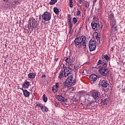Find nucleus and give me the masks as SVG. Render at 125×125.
<instances>
[{
	"label": "nucleus",
	"instance_id": "f257e3e1",
	"mask_svg": "<svg viewBox=\"0 0 125 125\" xmlns=\"http://www.w3.org/2000/svg\"><path fill=\"white\" fill-rule=\"evenodd\" d=\"M74 44L76 47H78L80 45L83 46V48H86V37L83 35L82 36L76 38L74 41Z\"/></svg>",
	"mask_w": 125,
	"mask_h": 125
},
{
	"label": "nucleus",
	"instance_id": "f03ea898",
	"mask_svg": "<svg viewBox=\"0 0 125 125\" xmlns=\"http://www.w3.org/2000/svg\"><path fill=\"white\" fill-rule=\"evenodd\" d=\"M76 78L74 79V74H69V77L65 80L62 84L63 88H65L67 86H73V85L76 84Z\"/></svg>",
	"mask_w": 125,
	"mask_h": 125
},
{
	"label": "nucleus",
	"instance_id": "7ed1b4c3",
	"mask_svg": "<svg viewBox=\"0 0 125 125\" xmlns=\"http://www.w3.org/2000/svg\"><path fill=\"white\" fill-rule=\"evenodd\" d=\"M29 23L28 24V28L29 30H31V32H33V29L36 30V29L38 28V22L36 21L35 19H33L32 21H29Z\"/></svg>",
	"mask_w": 125,
	"mask_h": 125
},
{
	"label": "nucleus",
	"instance_id": "20e7f679",
	"mask_svg": "<svg viewBox=\"0 0 125 125\" xmlns=\"http://www.w3.org/2000/svg\"><path fill=\"white\" fill-rule=\"evenodd\" d=\"M92 97L95 99L96 103H98L101 101V93L99 91H94L92 94Z\"/></svg>",
	"mask_w": 125,
	"mask_h": 125
},
{
	"label": "nucleus",
	"instance_id": "39448f33",
	"mask_svg": "<svg viewBox=\"0 0 125 125\" xmlns=\"http://www.w3.org/2000/svg\"><path fill=\"white\" fill-rule=\"evenodd\" d=\"M62 68L64 69V76L65 77H68L69 75H72L73 73V70L70 67H67L65 65L63 64Z\"/></svg>",
	"mask_w": 125,
	"mask_h": 125
},
{
	"label": "nucleus",
	"instance_id": "423d86ee",
	"mask_svg": "<svg viewBox=\"0 0 125 125\" xmlns=\"http://www.w3.org/2000/svg\"><path fill=\"white\" fill-rule=\"evenodd\" d=\"M89 48L90 51H94L96 49V41L95 40H91L89 42Z\"/></svg>",
	"mask_w": 125,
	"mask_h": 125
},
{
	"label": "nucleus",
	"instance_id": "0eeeda50",
	"mask_svg": "<svg viewBox=\"0 0 125 125\" xmlns=\"http://www.w3.org/2000/svg\"><path fill=\"white\" fill-rule=\"evenodd\" d=\"M98 71L100 72V74L104 77H107L108 74H109V70L105 68V67H99Z\"/></svg>",
	"mask_w": 125,
	"mask_h": 125
},
{
	"label": "nucleus",
	"instance_id": "6e6552de",
	"mask_svg": "<svg viewBox=\"0 0 125 125\" xmlns=\"http://www.w3.org/2000/svg\"><path fill=\"white\" fill-rule=\"evenodd\" d=\"M42 18L44 21H49L51 19V14L47 11L44 12L42 15Z\"/></svg>",
	"mask_w": 125,
	"mask_h": 125
},
{
	"label": "nucleus",
	"instance_id": "1a4fd4ad",
	"mask_svg": "<svg viewBox=\"0 0 125 125\" xmlns=\"http://www.w3.org/2000/svg\"><path fill=\"white\" fill-rule=\"evenodd\" d=\"M67 22L68 23V28L69 32H71L72 30V27H73V23H72V17H71V15H68L67 16Z\"/></svg>",
	"mask_w": 125,
	"mask_h": 125
},
{
	"label": "nucleus",
	"instance_id": "9d476101",
	"mask_svg": "<svg viewBox=\"0 0 125 125\" xmlns=\"http://www.w3.org/2000/svg\"><path fill=\"white\" fill-rule=\"evenodd\" d=\"M100 85L103 86V87H107V86H109V83H108L105 80H101L99 82Z\"/></svg>",
	"mask_w": 125,
	"mask_h": 125
},
{
	"label": "nucleus",
	"instance_id": "9b49d317",
	"mask_svg": "<svg viewBox=\"0 0 125 125\" xmlns=\"http://www.w3.org/2000/svg\"><path fill=\"white\" fill-rule=\"evenodd\" d=\"M97 80V75L92 74L90 76V81L91 82V83H93L94 82H96Z\"/></svg>",
	"mask_w": 125,
	"mask_h": 125
},
{
	"label": "nucleus",
	"instance_id": "f8f14e48",
	"mask_svg": "<svg viewBox=\"0 0 125 125\" xmlns=\"http://www.w3.org/2000/svg\"><path fill=\"white\" fill-rule=\"evenodd\" d=\"M91 25L92 28L94 31H97L98 30V28H99V24L95 22H91Z\"/></svg>",
	"mask_w": 125,
	"mask_h": 125
},
{
	"label": "nucleus",
	"instance_id": "ddd939ff",
	"mask_svg": "<svg viewBox=\"0 0 125 125\" xmlns=\"http://www.w3.org/2000/svg\"><path fill=\"white\" fill-rule=\"evenodd\" d=\"M109 22L110 23V25L112 26L111 29H113V28H114V26H116V24H117V21H116V19H110L109 20Z\"/></svg>",
	"mask_w": 125,
	"mask_h": 125
},
{
	"label": "nucleus",
	"instance_id": "4468645a",
	"mask_svg": "<svg viewBox=\"0 0 125 125\" xmlns=\"http://www.w3.org/2000/svg\"><path fill=\"white\" fill-rule=\"evenodd\" d=\"M57 99L59 101H61V102H66V101L68 100V99H65L62 95H58Z\"/></svg>",
	"mask_w": 125,
	"mask_h": 125
},
{
	"label": "nucleus",
	"instance_id": "2eb2a0df",
	"mask_svg": "<svg viewBox=\"0 0 125 125\" xmlns=\"http://www.w3.org/2000/svg\"><path fill=\"white\" fill-rule=\"evenodd\" d=\"M29 86H30V82L25 80L24 83L22 84V87L26 89L29 88Z\"/></svg>",
	"mask_w": 125,
	"mask_h": 125
},
{
	"label": "nucleus",
	"instance_id": "dca6fc26",
	"mask_svg": "<svg viewBox=\"0 0 125 125\" xmlns=\"http://www.w3.org/2000/svg\"><path fill=\"white\" fill-rule=\"evenodd\" d=\"M65 62L68 63V65H72V63H74V60L73 58L71 59V58H67L65 60Z\"/></svg>",
	"mask_w": 125,
	"mask_h": 125
},
{
	"label": "nucleus",
	"instance_id": "f3484780",
	"mask_svg": "<svg viewBox=\"0 0 125 125\" xmlns=\"http://www.w3.org/2000/svg\"><path fill=\"white\" fill-rule=\"evenodd\" d=\"M21 90H22L23 95L25 97H29V96H30V92L28 91V90L23 89V88H22Z\"/></svg>",
	"mask_w": 125,
	"mask_h": 125
},
{
	"label": "nucleus",
	"instance_id": "a211bd4d",
	"mask_svg": "<svg viewBox=\"0 0 125 125\" xmlns=\"http://www.w3.org/2000/svg\"><path fill=\"white\" fill-rule=\"evenodd\" d=\"M109 98H104L103 100L101 101L102 104H104V105H107L108 103H109Z\"/></svg>",
	"mask_w": 125,
	"mask_h": 125
},
{
	"label": "nucleus",
	"instance_id": "6ab92c4d",
	"mask_svg": "<svg viewBox=\"0 0 125 125\" xmlns=\"http://www.w3.org/2000/svg\"><path fill=\"white\" fill-rule=\"evenodd\" d=\"M95 38L96 40H97V42H99L100 43V41H102V38H101L100 35H98V33L95 35Z\"/></svg>",
	"mask_w": 125,
	"mask_h": 125
},
{
	"label": "nucleus",
	"instance_id": "aec40b11",
	"mask_svg": "<svg viewBox=\"0 0 125 125\" xmlns=\"http://www.w3.org/2000/svg\"><path fill=\"white\" fill-rule=\"evenodd\" d=\"M41 109L43 113H47L48 112V108L43 105L41 107Z\"/></svg>",
	"mask_w": 125,
	"mask_h": 125
},
{
	"label": "nucleus",
	"instance_id": "412c9836",
	"mask_svg": "<svg viewBox=\"0 0 125 125\" xmlns=\"http://www.w3.org/2000/svg\"><path fill=\"white\" fill-rule=\"evenodd\" d=\"M63 77H65V75H64V71L62 70L59 74L58 78L60 80H61Z\"/></svg>",
	"mask_w": 125,
	"mask_h": 125
},
{
	"label": "nucleus",
	"instance_id": "4be33fe9",
	"mask_svg": "<svg viewBox=\"0 0 125 125\" xmlns=\"http://www.w3.org/2000/svg\"><path fill=\"white\" fill-rule=\"evenodd\" d=\"M28 78H29V79H35V78H36V73H30L28 74Z\"/></svg>",
	"mask_w": 125,
	"mask_h": 125
},
{
	"label": "nucleus",
	"instance_id": "5701e85b",
	"mask_svg": "<svg viewBox=\"0 0 125 125\" xmlns=\"http://www.w3.org/2000/svg\"><path fill=\"white\" fill-rule=\"evenodd\" d=\"M52 91L53 92H57L58 91V85L56 84L55 85L53 86Z\"/></svg>",
	"mask_w": 125,
	"mask_h": 125
},
{
	"label": "nucleus",
	"instance_id": "b1692460",
	"mask_svg": "<svg viewBox=\"0 0 125 125\" xmlns=\"http://www.w3.org/2000/svg\"><path fill=\"white\" fill-rule=\"evenodd\" d=\"M80 62H77L74 66L75 70H79V67L80 66Z\"/></svg>",
	"mask_w": 125,
	"mask_h": 125
},
{
	"label": "nucleus",
	"instance_id": "393cba45",
	"mask_svg": "<svg viewBox=\"0 0 125 125\" xmlns=\"http://www.w3.org/2000/svg\"><path fill=\"white\" fill-rule=\"evenodd\" d=\"M108 64V61H104L102 62V67H105L106 68L107 67V65Z\"/></svg>",
	"mask_w": 125,
	"mask_h": 125
},
{
	"label": "nucleus",
	"instance_id": "a878e982",
	"mask_svg": "<svg viewBox=\"0 0 125 125\" xmlns=\"http://www.w3.org/2000/svg\"><path fill=\"white\" fill-rule=\"evenodd\" d=\"M83 105H84V106H85V107H86L87 108H89V107H90V106L91 105V102H89L88 103H85Z\"/></svg>",
	"mask_w": 125,
	"mask_h": 125
},
{
	"label": "nucleus",
	"instance_id": "bb28decb",
	"mask_svg": "<svg viewBox=\"0 0 125 125\" xmlns=\"http://www.w3.org/2000/svg\"><path fill=\"white\" fill-rule=\"evenodd\" d=\"M57 2V0H51L49 2V4L51 5H53V4H55Z\"/></svg>",
	"mask_w": 125,
	"mask_h": 125
},
{
	"label": "nucleus",
	"instance_id": "cd10ccee",
	"mask_svg": "<svg viewBox=\"0 0 125 125\" xmlns=\"http://www.w3.org/2000/svg\"><path fill=\"white\" fill-rule=\"evenodd\" d=\"M54 12L55 14H58L59 13V9L57 7L54 8Z\"/></svg>",
	"mask_w": 125,
	"mask_h": 125
},
{
	"label": "nucleus",
	"instance_id": "c85d7f7f",
	"mask_svg": "<svg viewBox=\"0 0 125 125\" xmlns=\"http://www.w3.org/2000/svg\"><path fill=\"white\" fill-rule=\"evenodd\" d=\"M78 22V19L74 17L72 19V23L74 24V25H75V24Z\"/></svg>",
	"mask_w": 125,
	"mask_h": 125
},
{
	"label": "nucleus",
	"instance_id": "c756f323",
	"mask_svg": "<svg viewBox=\"0 0 125 125\" xmlns=\"http://www.w3.org/2000/svg\"><path fill=\"white\" fill-rule=\"evenodd\" d=\"M104 58L108 62V60H110V57L107 55H104L103 56Z\"/></svg>",
	"mask_w": 125,
	"mask_h": 125
},
{
	"label": "nucleus",
	"instance_id": "7c9ffc66",
	"mask_svg": "<svg viewBox=\"0 0 125 125\" xmlns=\"http://www.w3.org/2000/svg\"><path fill=\"white\" fill-rule=\"evenodd\" d=\"M69 5L71 8H73V7L74 6V3L73 2V0H69Z\"/></svg>",
	"mask_w": 125,
	"mask_h": 125
},
{
	"label": "nucleus",
	"instance_id": "2f4dec72",
	"mask_svg": "<svg viewBox=\"0 0 125 125\" xmlns=\"http://www.w3.org/2000/svg\"><path fill=\"white\" fill-rule=\"evenodd\" d=\"M42 98L44 102H47V98L46 97L45 94L43 95Z\"/></svg>",
	"mask_w": 125,
	"mask_h": 125
},
{
	"label": "nucleus",
	"instance_id": "473e14b6",
	"mask_svg": "<svg viewBox=\"0 0 125 125\" xmlns=\"http://www.w3.org/2000/svg\"><path fill=\"white\" fill-rule=\"evenodd\" d=\"M13 8H15V6H16V0H15L11 4Z\"/></svg>",
	"mask_w": 125,
	"mask_h": 125
},
{
	"label": "nucleus",
	"instance_id": "72a5a7b5",
	"mask_svg": "<svg viewBox=\"0 0 125 125\" xmlns=\"http://www.w3.org/2000/svg\"><path fill=\"white\" fill-rule=\"evenodd\" d=\"M84 4L85 7L86 8H88L89 7V2H86L84 3Z\"/></svg>",
	"mask_w": 125,
	"mask_h": 125
},
{
	"label": "nucleus",
	"instance_id": "f704fd0d",
	"mask_svg": "<svg viewBox=\"0 0 125 125\" xmlns=\"http://www.w3.org/2000/svg\"><path fill=\"white\" fill-rule=\"evenodd\" d=\"M109 17L110 19H115V17H114V13H111Z\"/></svg>",
	"mask_w": 125,
	"mask_h": 125
},
{
	"label": "nucleus",
	"instance_id": "c9c22d12",
	"mask_svg": "<svg viewBox=\"0 0 125 125\" xmlns=\"http://www.w3.org/2000/svg\"><path fill=\"white\" fill-rule=\"evenodd\" d=\"M37 107H40V108H41L42 106H43V105H42V104H36Z\"/></svg>",
	"mask_w": 125,
	"mask_h": 125
},
{
	"label": "nucleus",
	"instance_id": "e433bc0d",
	"mask_svg": "<svg viewBox=\"0 0 125 125\" xmlns=\"http://www.w3.org/2000/svg\"><path fill=\"white\" fill-rule=\"evenodd\" d=\"M77 16H80L81 14V11L79 10V9H77Z\"/></svg>",
	"mask_w": 125,
	"mask_h": 125
},
{
	"label": "nucleus",
	"instance_id": "4c0bfd02",
	"mask_svg": "<svg viewBox=\"0 0 125 125\" xmlns=\"http://www.w3.org/2000/svg\"><path fill=\"white\" fill-rule=\"evenodd\" d=\"M102 64V61L101 60H100L98 61L97 62V65L99 66V65Z\"/></svg>",
	"mask_w": 125,
	"mask_h": 125
},
{
	"label": "nucleus",
	"instance_id": "58836bf2",
	"mask_svg": "<svg viewBox=\"0 0 125 125\" xmlns=\"http://www.w3.org/2000/svg\"><path fill=\"white\" fill-rule=\"evenodd\" d=\"M84 96V98L86 99H88L89 98V94H86Z\"/></svg>",
	"mask_w": 125,
	"mask_h": 125
},
{
	"label": "nucleus",
	"instance_id": "ea45409f",
	"mask_svg": "<svg viewBox=\"0 0 125 125\" xmlns=\"http://www.w3.org/2000/svg\"><path fill=\"white\" fill-rule=\"evenodd\" d=\"M70 91H74L75 90V88H74V87H70L69 88Z\"/></svg>",
	"mask_w": 125,
	"mask_h": 125
},
{
	"label": "nucleus",
	"instance_id": "a19ab883",
	"mask_svg": "<svg viewBox=\"0 0 125 125\" xmlns=\"http://www.w3.org/2000/svg\"><path fill=\"white\" fill-rule=\"evenodd\" d=\"M82 2H83V0H79L78 3H79V4H81Z\"/></svg>",
	"mask_w": 125,
	"mask_h": 125
},
{
	"label": "nucleus",
	"instance_id": "79ce46f5",
	"mask_svg": "<svg viewBox=\"0 0 125 125\" xmlns=\"http://www.w3.org/2000/svg\"><path fill=\"white\" fill-rule=\"evenodd\" d=\"M96 1H97V0H92V2H93V4H94V3H95V2H96Z\"/></svg>",
	"mask_w": 125,
	"mask_h": 125
},
{
	"label": "nucleus",
	"instance_id": "37998d69",
	"mask_svg": "<svg viewBox=\"0 0 125 125\" xmlns=\"http://www.w3.org/2000/svg\"><path fill=\"white\" fill-rule=\"evenodd\" d=\"M114 31H118V27L117 26L114 27Z\"/></svg>",
	"mask_w": 125,
	"mask_h": 125
},
{
	"label": "nucleus",
	"instance_id": "c03bdc74",
	"mask_svg": "<svg viewBox=\"0 0 125 125\" xmlns=\"http://www.w3.org/2000/svg\"><path fill=\"white\" fill-rule=\"evenodd\" d=\"M78 98H74V102H78Z\"/></svg>",
	"mask_w": 125,
	"mask_h": 125
},
{
	"label": "nucleus",
	"instance_id": "a18cd8bd",
	"mask_svg": "<svg viewBox=\"0 0 125 125\" xmlns=\"http://www.w3.org/2000/svg\"><path fill=\"white\" fill-rule=\"evenodd\" d=\"M58 59H58V58H55V59H54L55 62H57V61H58Z\"/></svg>",
	"mask_w": 125,
	"mask_h": 125
},
{
	"label": "nucleus",
	"instance_id": "49530a36",
	"mask_svg": "<svg viewBox=\"0 0 125 125\" xmlns=\"http://www.w3.org/2000/svg\"><path fill=\"white\" fill-rule=\"evenodd\" d=\"M3 1H4L5 2H8L9 0H2Z\"/></svg>",
	"mask_w": 125,
	"mask_h": 125
},
{
	"label": "nucleus",
	"instance_id": "de8ad7c7",
	"mask_svg": "<svg viewBox=\"0 0 125 125\" xmlns=\"http://www.w3.org/2000/svg\"><path fill=\"white\" fill-rule=\"evenodd\" d=\"M46 76L45 75H43L42 76V78H45Z\"/></svg>",
	"mask_w": 125,
	"mask_h": 125
},
{
	"label": "nucleus",
	"instance_id": "09e8293b",
	"mask_svg": "<svg viewBox=\"0 0 125 125\" xmlns=\"http://www.w3.org/2000/svg\"><path fill=\"white\" fill-rule=\"evenodd\" d=\"M108 89H112V87H111V86L108 87Z\"/></svg>",
	"mask_w": 125,
	"mask_h": 125
},
{
	"label": "nucleus",
	"instance_id": "8fccbe9b",
	"mask_svg": "<svg viewBox=\"0 0 125 125\" xmlns=\"http://www.w3.org/2000/svg\"><path fill=\"white\" fill-rule=\"evenodd\" d=\"M57 105H58V104H55V106H56V107H57Z\"/></svg>",
	"mask_w": 125,
	"mask_h": 125
},
{
	"label": "nucleus",
	"instance_id": "3c124183",
	"mask_svg": "<svg viewBox=\"0 0 125 125\" xmlns=\"http://www.w3.org/2000/svg\"><path fill=\"white\" fill-rule=\"evenodd\" d=\"M84 73V71H83V72H82V74H83Z\"/></svg>",
	"mask_w": 125,
	"mask_h": 125
},
{
	"label": "nucleus",
	"instance_id": "603ef678",
	"mask_svg": "<svg viewBox=\"0 0 125 125\" xmlns=\"http://www.w3.org/2000/svg\"><path fill=\"white\" fill-rule=\"evenodd\" d=\"M105 97H108V95H107V96H105Z\"/></svg>",
	"mask_w": 125,
	"mask_h": 125
},
{
	"label": "nucleus",
	"instance_id": "864d4df0",
	"mask_svg": "<svg viewBox=\"0 0 125 125\" xmlns=\"http://www.w3.org/2000/svg\"><path fill=\"white\" fill-rule=\"evenodd\" d=\"M32 98H33V97H32Z\"/></svg>",
	"mask_w": 125,
	"mask_h": 125
}]
</instances>
